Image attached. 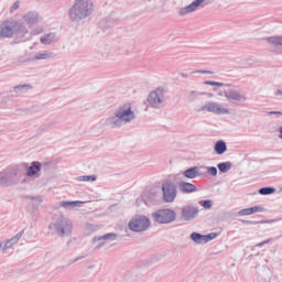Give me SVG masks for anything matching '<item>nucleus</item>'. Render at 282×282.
<instances>
[{"instance_id":"nucleus-34","label":"nucleus","mask_w":282,"mask_h":282,"mask_svg":"<svg viewBox=\"0 0 282 282\" xmlns=\"http://www.w3.org/2000/svg\"><path fill=\"white\" fill-rule=\"evenodd\" d=\"M104 239H109V235H106V236L104 237Z\"/></svg>"},{"instance_id":"nucleus-30","label":"nucleus","mask_w":282,"mask_h":282,"mask_svg":"<svg viewBox=\"0 0 282 282\" xmlns=\"http://www.w3.org/2000/svg\"><path fill=\"white\" fill-rule=\"evenodd\" d=\"M200 74H213V72L203 70V72H200Z\"/></svg>"},{"instance_id":"nucleus-33","label":"nucleus","mask_w":282,"mask_h":282,"mask_svg":"<svg viewBox=\"0 0 282 282\" xmlns=\"http://www.w3.org/2000/svg\"><path fill=\"white\" fill-rule=\"evenodd\" d=\"M21 87H25V85L24 86H17L14 89H21Z\"/></svg>"},{"instance_id":"nucleus-12","label":"nucleus","mask_w":282,"mask_h":282,"mask_svg":"<svg viewBox=\"0 0 282 282\" xmlns=\"http://www.w3.org/2000/svg\"><path fill=\"white\" fill-rule=\"evenodd\" d=\"M148 102H150L152 107H155V105H160V102H162V99L160 98L158 91H153L150 94V96L148 97Z\"/></svg>"},{"instance_id":"nucleus-3","label":"nucleus","mask_w":282,"mask_h":282,"mask_svg":"<svg viewBox=\"0 0 282 282\" xmlns=\"http://www.w3.org/2000/svg\"><path fill=\"white\" fill-rule=\"evenodd\" d=\"M163 199L167 204L175 202L177 197V188L175 187V183L171 181H166L162 186Z\"/></svg>"},{"instance_id":"nucleus-2","label":"nucleus","mask_w":282,"mask_h":282,"mask_svg":"<svg viewBox=\"0 0 282 282\" xmlns=\"http://www.w3.org/2000/svg\"><path fill=\"white\" fill-rule=\"evenodd\" d=\"M17 32H25L23 25L17 21H4L0 25V36H2V39H10V36H14Z\"/></svg>"},{"instance_id":"nucleus-18","label":"nucleus","mask_w":282,"mask_h":282,"mask_svg":"<svg viewBox=\"0 0 282 282\" xmlns=\"http://www.w3.org/2000/svg\"><path fill=\"white\" fill-rule=\"evenodd\" d=\"M268 42L271 43V45H282V37H279V36L269 37Z\"/></svg>"},{"instance_id":"nucleus-22","label":"nucleus","mask_w":282,"mask_h":282,"mask_svg":"<svg viewBox=\"0 0 282 282\" xmlns=\"http://www.w3.org/2000/svg\"><path fill=\"white\" fill-rule=\"evenodd\" d=\"M79 182H96V176H79Z\"/></svg>"},{"instance_id":"nucleus-32","label":"nucleus","mask_w":282,"mask_h":282,"mask_svg":"<svg viewBox=\"0 0 282 282\" xmlns=\"http://www.w3.org/2000/svg\"><path fill=\"white\" fill-rule=\"evenodd\" d=\"M276 96H282V91H281V90H278V91H276Z\"/></svg>"},{"instance_id":"nucleus-19","label":"nucleus","mask_w":282,"mask_h":282,"mask_svg":"<svg viewBox=\"0 0 282 282\" xmlns=\"http://www.w3.org/2000/svg\"><path fill=\"white\" fill-rule=\"evenodd\" d=\"M260 195H272L274 193V188L272 187H262L259 189Z\"/></svg>"},{"instance_id":"nucleus-17","label":"nucleus","mask_w":282,"mask_h":282,"mask_svg":"<svg viewBox=\"0 0 282 282\" xmlns=\"http://www.w3.org/2000/svg\"><path fill=\"white\" fill-rule=\"evenodd\" d=\"M53 40H54V35L48 34V35L41 37V43H43V45H50Z\"/></svg>"},{"instance_id":"nucleus-23","label":"nucleus","mask_w":282,"mask_h":282,"mask_svg":"<svg viewBox=\"0 0 282 282\" xmlns=\"http://www.w3.org/2000/svg\"><path fill=\"white\" fill-rule=\"evenodd\" d=\"M200 206H203V208H212L213 207V202L212 200H200L199 202Z\"/></svg>"},{"instance_id":"nucleus-7","label":"nucleus","mask_w":282,"mask_h":282,"mask_svg":"<svg viewBox=\"0 0 282 282\" xmlns=\"http://www.w3.org/2000/svg\"><path fill=\"white\" fill-rule=\"evenodd\" d=\"M203 111H209L212 113H218L219 116L230 113L228 108L223 107L216 102H208L206 106L202 108Z\"/></svg>"},{"instance_id":"nucleus-20","label":"nucleus","mask_w":282,"mask_h":282,"mask_svg":"<svg viewBox=\"0 0 282 282\" xmlns=\"http://www.w3.org/2000/svg\"><path fill=\"white\" fill-rule=\"evenodd\" d=\"M218 170L220 173H228V171H230V165H228V163H220L218 164Z\"/></svg>"},{"instance_id":"nucleus-29","label":"nucleus","mask_w":282,"mask_h":282,"mask_svg":"<svg viewBox=\"0 0 282 282\" xmlns=\"http://www.w3.org/2000/svg\"><path fill=\"white\" fill-rule=\"evenodd\" d=\"M13 10H19V2H15L13 6H12Z\"/></svg>"},{"instance_id":"nucleus-15","label":"nucleus","mask_w":282,"mask_h":282,"mask_svg":"<svg viewBox=\"0 0 282 282\" xmlns=\"http://www.w3.org/2000/svg\"><path fill=\"white\" fill-rule=\"evenodd\" d=\"M184 175L188 178V180H195V177H197V175H199L198 169L197 167H192L187 171L184 172Z\"/></svg>"},{"instance_id":"nucleus-1","label":"nucleus","mask_w":282,"mask_h":282,"mask_svg":"<svg viewBox=\"0 0 282 282\" xmlns=\"http://www.w3.org/2000/svg\"><path fill=\"white\" fill-rule=\"evenodd\" d=\"M91 3L89 0H76L75 4L70 9V19L74 21H78V19H85V17H89V10H91Z\"/></svg>"},{"instance_id":"nucleus-9","label":"nucleus","mask_w":282,"mask_h":282,"mask_svg":"<svg viewBox=\"0 0 282 282\" xmlns=\"http://www.w3.org/2000/svg\"><path fill=\"white\" fill-rule=\"evenodd\" d=\"M204 1L205 0H195L194 2H192L186 8L182 9L180 11V14L184 15V14H188L189 12H195L197 10V8H199V4L204 3Z\"/></svg>"},{"instance_id":"nucleus-8","label":"nucleus","mask_w":282,"mask_h":282,"mask_svg":"<svg viewBox=\"0 0 282 282\" xmlns=\"http://www.w3.org/2000/svg\"><path fill=\"white\" fill-rule=\"evenodd\" d=\"M191 237L196 243H208V241H213V239L217 238V234L213 232L207 236H202L197 232H193Z\"/></svg>"},{"instance_id":"nucleus-10","label":"nucleus","mask_w":282,"mask_h":282,"mask_svg":"<svg viewBox=\"0 0 282 282\" xmlns=\"http://www.w3.org/2000/svg\"><path fill=\"white\" fill-rule=\"evenodd\" d=\"M178 188L182 193H195L197 191V187L193 183L186 182L180 183Z\"/></svg>"},{"instance_id":"nucleus-26","label":"nucleus","mask_w":282,"mask_h":282,"mask_svg":"<svg viewBox=\"0 0 282 282\" xmlns=\"http://www.w3.org/2000/svg\"><path fill=\"white\" fill-rule=\"evenodd\" d=\"M205 85H212L213 87H224V84L223 83H219V82H205L204 83Z\"/></svg>"},{"instance_id":"nucleus-21","label":"nucleus","mask_w":282,"mask_h":282,"mask_svg":"<svg viewBox=\"0 0 282 282\" xmlns=\"http://www.w3.org/2000/svg\"><path fill=\"white\" fill-rule=\"evenodd\" d=\"M78 204H83V202H78V200H75V202H62L61 206H63L64 208H67L68 206H76Z\"/></svg>"},{"instance_id":"nucleus-24","label":"nucleus","mask_w":282,"mask_h":282,"mask_svg":"<svg viewBox=\"0 0 282 282\" xmlns=\"http://www.w3.org/2000/svg\"><path fill=\"white\" fill-rule=\"evenodd\" d=\"M17 241H19V238H12L11 240L7 241L4 250H8V248H12V242L17 243Z\"/></svg>"},{"instance_id":"nucleus-11","label":"nucleus","mask_w":282,"mask_h":282,"mask_svg":"<svg viewBox=\"0 0 282 282\" xmlns=\"http://www.w3.org/2000/svg\"><path fill=\"white\" fill-rule=\"evenodd\" d=\"M225 97L227 100H241L243 98V95L239 93L238 90H228L225 93Z\"/></svg>"},{"instance_id":"nucleus-6","label":"nucleus","mask_w":282,"mask_h":282,"mask_svg":"<svg viewBox=\"0 0 282 282\" xmlns=\"http://www.w3.org/2000/svg\"><path fill=\"white\" fill-rule=\"evenodd\" d=\"M116 116L123 122H131L135 118V112L131 110V106L126 105L117 110Z\"/></svg>"},{"instance_id":"nucleus-25","label":"nucleus","mask_w":282,"mask_h":282,"mask_svg":"<svg viewBox=\"0 0 282 282\" xmlns=\"http://www.w3.org/2000/svg\"><path fill=\"white\" fill-rule=\"evenodd\" d=\"M250 209L252 215H254V213H263V207L261 206H253V207H250Z\"/></svg>"},{"instance_id":"nucleus-5","label":"nucleus","mask_w":282,"mask_h":282,"mask_svg":"<svg viewBox=\"0 0 282 282\" xmlns=\"http://www.w3.org/2000/svg\"><path fill=\"white\" fill-rule=\"evenodd\" d=\"M154 219L159 224H171L175 219V213L171 209H161L154 214Z\"/></svg>"},{"instance_id":"nucleus-4","label":"nucleus","mask_w":282,"mask_h":282,"mask_svg":"<svg viewBox=\"0 0 282 282\" xmlns=\"http://www.w3.org/2000/svg\"><path fill=\"white\" fill-rule=\"evenodd\" d=\"M149 226H151V223L149 221V218L144 216L134 218L129 223V228L133 232H142Z\"/></svg>"},{"instance_id":"nucleus-27","label":"nucleus","mask_w":282,"mask_h":282,"mask_svg":"<svg viewBox=\"0 0 282 282\" xmlns=\"http://www.w3.org/2000/svg\"><path fill=\"white\" fill-rule=\"evenodd\" d=\"M240 215H242V217H246L248 215H252V210L249 208H245L240 210Z\"/></svg>"},{"instance_id":"nucleus-13","label":"nucleus","mask_w":282,"mask_h":282,"mask_svg":"<svg viewBox=\"0 0 282 282\" xmlns=\"http://www.w3.org/2000/svg\"><path fill=\"white\" fill-rule=\"evenodd\" d=\"M41 171V164L39 162H33V164L28 169L26 175L32 177V175H36Z\"/></svg>"},{"instance_id":"nucleus-36","label":"nucleus","mask_w":282,"mask_h":282,"mask_svg":"<svg viewBox=\"0 0 282 282\" xmlns=\"http://www.w3.org/2000/svg\"><path fill=\"white\" fill-rule=\"evenodd\" d=\"M0 248H1V243H0Z\"/></svg>"},{"instance_id":"nucleus-35","label":"nucleus","mask_w":282,"mask_h":282,"mask_svg":"<svg viewBox=\"0 0 282 282\" xmlns=\"http://www.w3.org/2000/svg\"><path fill=\"white\" fill-rule=\"evenodd\" d=\"M113 124H118V121H115Z\"/></svg>"},{"instance_id":"nucleus-14","label":"nucleus","mask_w":282,"mask_h":282,"mask_svg":"<svg viewBox=\"0 0 282 282\" xmlns=\"http://www.w3.org/2000/svg\"><path fill=\"white\" fill-rule=\"evenodd\" d=\"M226 142L224 141H217L215 144V151L218 155H223V153H226Z\"/></svg>"},{"instance_id":"nucleus-16","label":"nucleus","mask_w":282,"mask_h":282,"mask_svg":"<svg viewBox=\"0 0 282 282\" xmlns=\"http://www.w3.org/2000/svg\"><path fill=\"white\" fill-rule=\"evenodd\" d=\"M35 61H46V58H52V53H40L37 55H35Z\"/></svg>"},{"instance_id":"nucleus-28","label":"nucleus","mask_w":282,"mask_h":282,"mask_svg":"<svg viewBox=\"0 0 282 282\" xmlns=\"http://www.w3.org/2000/svg\"><path fill=\"white\" fill-rule=\"evenodd\" d=\"M207 173H209V175H213V177H215V175H217V167L215 166L207 167Z\"/></svg>"},{"instance_id":"nucleus-31","label":"nucleus","mask_w":282,"mask_h":282,"mask_svg":"<svg viewBox=\"0 0 282 282\" xmlns=\"http://www.w3.org/2000/svg\"><path fill=\"white\" fill-rule=\"evenodd\" d=\"M270 115H274V113H279V115H281V111H271V112H269Z\"/></svg>"}]
</instances>
